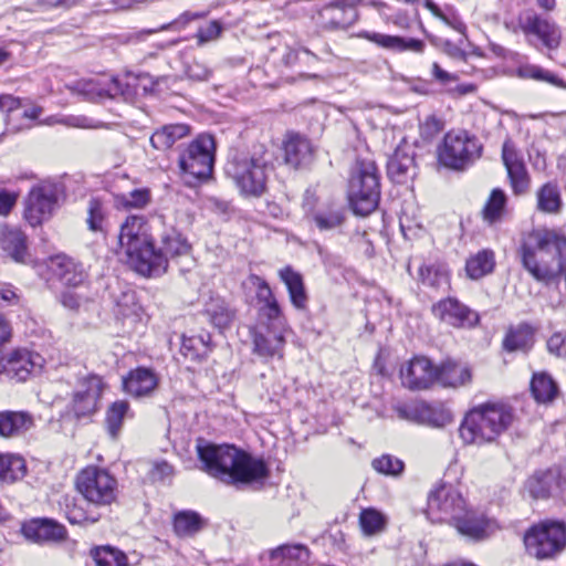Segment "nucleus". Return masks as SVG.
Wrapping results in <instances>:
<instances>
[{
  "instance_id": "nucleus-1",
  "label": "nucleus",
  "mask_w": 566,
  "mask_h": 566,
  "mask_svg": "<svg viewBox=\"0 0 566 566\" xmlns=\"http://www.w3.org/2000/svg\"><path fill=\"white\" fill-rule=\"evenodd\" d=\"M196 449L200 469L227 485H247L268 476L262 459L253 458L233 444H214L199 439Z\"/></svg>"
},
{
  "instance_id": "nucleus-2",
  "label": "nucleus",
  "mask_w": 566,
  "mask_h": 566,
  "mask_svg": "<svg viewBox=\"0 0 566 566\" xmlns=\"http://www.w3.org/2000/svg\"><path fill=\"white\" fill-rule=\"evenodd\" d=\"M161 228H164V220L160 217L147 222L144 217L130 216L122 224L118 241L127 255L128 263L137 273L164 269V258H156L153 254L156 233Z\"/></svg>"
},
{
  "instance_id": "nucleus-3",
  "label": "nucleus",
  "mask_w": 566,
  "mask_h": 566,
  "mask_svg": "<svg viewBox=\"0 0 566 566\" xmlns=\"http://www.w3.org/2000/svg\"><path fill=\"white\" fill-rule=\"evenodd\" d=\"M275 154L264 145H255L247 154L232 157L226 166V174L245 196L260 197L274 170Z\"/></svg>"
},
{
  "instance_id": "nucleus-4",
  "label": "nucleus",
  "mask_w": 566,
  "mask_h": 566,
  "mask_svg": "<svg viewBox=\"0 0 566 566\" xmlns=\"http://www.w3.org/2000/svg\"><path fill=\"white\" fill-rule=\"evenodd\" d=\"M513 421L511 407L503 403H482L467 412L459 432L465 443L484 444L494 441Z\"/></svg>"
},
{
  "instance_id": "nucleus-5",
  "label": "nucleus",
  "mask_w": 566,
  "mask_h": 566,
  "mask_svg": "<svg viewBox=\"0 0 566 566\" xmlns=\"http://www.w3.org/2000/svg\"><path fill=\"white\" fill-rule=\"evenodd\" d=\"M379 198V178L375 164L358 163L348 184V200L354 213L368 216L377 208Z\"/></svg>"
},
{
  "instance_id": "nucleus-6",
  "label": "nucleus",
  "mask_w": 566,
  "mask_h": 566,
  "mask_svg": "<svg viewBox=\"0 0 566 566\" xmlns=\"http://www.w3.org/2000/svg\"><path fill=\"white\" fill-rule=\"evenodd\" d=\"M216 144L211 135H199L179 157L185 182L191 187L208 179L213 170Z\"/></svg>"
},
{
  "instance_id": "nucleus-7",
  "label": "nucleus",
  "mask_w": 566,
  "mask_h": 566,
  "mask_svg": "<svg viewBox=\"0 0 566 566\" xmlns=\"http://www.w3.org/2000/svg\"><path fill=\"white\" fill-rule=\"evenodd\" d=\"M482 153L479 139L464 130H452L446 134L438 147L439 161L450 169L463 170L472 165Z\"/></svg>"
},
{
  "instance_id": "nucleus-8",
  "label": "nucleus",
  "mask_w": 566,
  "mask_h": 566,
  "mask_svg": "<svg viewBox=\"0 0 566 566\" xmlns=\"http://www.w3.org/2000/svg\"><path fill=\"white\" fill-rule=\"evenodd\" d=\"M524 544L530 555L551 558L566 547V525L553 521L534 525L525 533Z\"/></svg>"
},
{
  "instance_id": "nucleus-9",
  "label": "nucleus",
  "mask_w": 566,
  "mask_h": 566,
  "mask_svg": "<svg viewBox=\"0 0 566 566\" xmlns=\"http://www.w3.org/2000/svg\"><path fill=\"white\" fill-rule=\"evenodd\" d=\"M76 488L84 499L97 506L111 505L117 497V480L105 469L87 467L76 478Z\"/></svg>"
},
{
  "instance_id": "nucleus-10",
  "label": "nucleus",
  "mask_w": 566,
  "mask_h": 566,
  "mask_svg": "<svg viewBox=\"0 0 566 566\" xmlns=\"http://www.w3.org/2000/svg\"><path fill=\"white\" fill-rule=\"evenodd\" d=\"M467 502L461 492L451 484H439L428 494L424 514L432 523L454 524L464 512Z\"/></svg>"
},
{
  "instance_id": "nucleus-11",
  "label": "nucleus",
  "mask_w": 566,
  "mask_h": 566,
  "mask_svg": "<svg viewBox=\"0 0 566 566\" xmlns=\"http://www.w3.org/2000/svg\"><path fill=\"white\" fill-rule=\"evenodd\" d=\"M69 88L84 99L94 103L115 98L132 102L136 95L135 87L118 77L83 78L74 82Z\"/></svg>"
},
{
  "instance_id": "nucleus-12",
  "label": "nucleus",
  "mask_w": 566,
  "mask_h": 566,
  "mask_svg": "<svg viewBox=\"0 0 566 566\" xmlns=\"http://www.w3.org/2000/svg\"><path fill=\"white\" fill-rule=\"evenodd\" d=\"M57 185L43 181L33 187L28 196L25 219L32 227H36L53 214L59 198Z\"/></svg>"
},
{
  "instance_id": "nucleus-13",
  "label": "nucleus",
  "mask_w": 566,
  "mask_h": 566,
  "mask_svg": "<svg viewBox=\"0 0 566 566\" xmlns=\"http://www.w3.org/2000/svg\"><path fill=\"white\" fill-rule=\"evenodd\" d=\"M520 27L527 42L538 49L537 42L549 51L560 45L562 32L556 23L541 18L535 12H525L520 18Z\"/></svg>"
},
{
  "instance_id": "nucleus-14",
  "label": "nucleus",
  "mask_w": 566,
  "mask_h": 566,
  "mask_svg": "<svg viewBox=\"0 0 566 566\" xmlns=\"http://www.w3.org/2000/svg\"><path fill=\"white\" fill-rule=\"evenodd\" d=\"M190 253V244L187 240L172 227L167 228L164 223L156 233L154 241V256H163L165 260L161 271H153L149 273H140L144 276H158L167 271L169 260L179 256H187Z\"/></svg>"
},
{
  "instance_id": "nucleus-15",
  "label": "nucleus",
  "mask_w": 566,
  "mask_h": 566,
  "mask_svg": "<svg viewBox=\"0 0 566 566\" xmlns=\"http://www.w3.org/2000/svg\"><path fill=\"white\" fill-rule=\"evenodd\" d=\"M106 388L102 377L91 374L81 378L73 394L72 410L77 418L95 413Z\"/></svg>"
},
{
  "instance_id": "nucleus-16",
  "label": "nucleus",
  "mask_w": 566,
  "mask_h": 566,
  "mask_svg": "<svg viewBox=\"0 0 566 566\" xmlns=\"http://www.w3.org/2000/svg\"><path fill=\"white\" fill-rule=\"evenodd\" d=\"M249 280L256 289L258 312L261 325H274L275 328L285 329L286 319L268 282L255 274L250 275Z\"/></svg>"
},
{
  "instance_id": "nucleus-17",
  "label": "nucleus",
  "mask_w": 566,
  "mask_h": 566,
  "mask_svg": "<svg viewBox=\"0 0 566 566\" xmlns=\"http://www.w3.org/2000/svg\"><path fill=\"white\" fill-rule=\"evenodd\" d=\"M437 318L457 328H472L478 325L480 316L454 297L441 300L432 306Z\"/></svg>"
},
{
  "instance_id": "nucleus-18",
  "label": "nucleus",
  "mask_w": 566,
  "mask_h": 566,
  "mask_svg": "<svg viewBox=\"0 0 566 566\" xmlns=\"http://www.w3.org/2000/svg\"><path fill=\"white\" fill-rule=\"evenodd\" d=\"M438 366L422 356L415 357L400 369L402 385L411 390H423L438 382Z\"/></svg>"
},
{
  "instance_id": "nucleus-19",
  "label": "nucleus",
  "mask_w": 566,
  "mask_h": 566,
  "mask_svg": "<svg viewBox=\"0 0 566 566\" xmlns=\"http://www.w3.org/2000/svg\"><path fill=\"white\" fill-rule=\"evenodd\" d=\"M42 358L27 349H15L0 359V375L17 381H25L36 367H41Z\"/></svg>"
},
{
  "instance_id": "nucleus-20",
  "label": "nucleus",
  "mask_w": 566,
  "mask_h": 566,
  "mask_svg": "<svg viewBox=\"0 0 566 566\" xmlns=\"http://www.w3.org/2000/svg\"><path fill=\"white\" fill-rule=\"evenodd\" d=\"M48 268L66 286L77 287L83 285L88 279V273L84 265L63 253L50 256Z\"/></svg>"
},
{
  "instance_id": "nucleus-21",
  "label": "nucleus",
  "mask_w": 566,
  "mask_h": 566,
  "mask_svg": "<svg viewBox=\"0 0 566 566\" xmlns=\"http://www.w3.org/2000/svg\"><path fill=\"white\" fill-rule=\"evenodd\" d=\"M453 526L461 535L472 541H483L497 530L495 521L481 512L468 510L467 506Z\"/></svg>"
},
{
  "instance_id": "nucleus-22",
  "label": "nucleus",
  "mask_w": 566,
  "mask_h": 566,
  "mask_svg": "<svg viewBox=\"0 0 566 566\" xmlns=\"http://www.w3.org/2000/svg\"><path fill=\"white\" fill-rule=\"evenodd\" d=\"M284 331L274 325L263 324L253 332V352L263 358L283 357Z\"/></svg>"
},
{
  "instance_id": "nucleus-23",
  "label": "nucleus",
  "mask_w": 566,
  "mask_h": 566,
  "mask_svg": "<svg viewBox=\"0 0 566 566\" xmlns=\"http://www.w3.org/2000/svg\"><path fill=\"white\" fill-rule=\"evenodd\" d=\"M319 15L323 27L327 30H345L353 25L358 18L357 10L345 1L326 4Z\"/></svg>"
},
{
  "instance_id": "nucleus-24",
  "label": "nucleus",
  "mask_w": 566,
  "mask_h": 566,
  "mask_svg": "<svg viewBox=\"0 0 566 566\" xmlns=\"http://www.w3.org/2000/svg\"><path fill=\"white\" fill-rule=\"evenodd\" d=\"M361 38L394 52H415L422 53L426 48V43L422 40L413 38H403L399 35H389L378 32L365 31L360 34Z\"/></svg>"
},
{
  "instance_id": "nucleus-25",
  "label": "nucleus",
  "mask_w": 566,
  "mask_h": 566,
  "mask_svg": "<svg viewBox=\"0 0 566 566\" xmlns=\"http://www.w3.org/2000/svg\"><path fill=\"white\" fill-rule=\"evenodd\" d=\"M314 157V148L311 142L300 135L290 134L284 142V160L287 165L298 168L307 166Z\"/></svg>"
},
{
  "instance_id": "nucleus-26",
  "label": "nucleus",
  "mask_w": 566,
  "mask_h": 566,
  "mask_svg": "<svg viewBox=\"0 0 566 566\" xmlns=\"http://www.w3.org/2000/svg\"><path fill=\"white\" fill-rule=\"evenodd\" d=\"M388 177L396 184H405L416 175L413 154L398 146L387 163Z\"/></svg>"
},
{
  "instance_id": "nucleus-27",
  "label": "nucleus",
  "mask_w": 566,
  "mask_h": 566,
  "mask_svg": "<svg viewBox=\"0 0 566 566\" xmlns=\"http://www.w3.org/2000/svg\"><path fill=\"white\" fill-rule=\"evenodd\" d=\"M158 385L157 375L148 368L138 367L130 370L123 379L124 390L134 397L150 395Z\"/></svg>"
},
{
  "instance_id": "nucleus-28",
  "label": "nucleus",
  "mask_w": 566,
  "mask_h": 566,
  "mask_svg": "<svg viewBox=\"0 0 566 566\" xmlns=\"http://www.w3.org/2000/svg\"><path fill=\"white\" fill-rule=\"evenodd\" d=\"M22 533L35 543L60 541L65 537V527L52 520H33L22 526Z\"/></svg>"
},
{
  "instance_id": "nucleus-29",
  "label": "nucleus",
  "mask_w": 566,
  "mask_h": 566,
  "mask_svg": "<svg viewBox=\"0 0 566 566\" xmlns=\"http://www.w3.org/2000/svg\"><path fill=\"white\" fill-rule=\"evenodd\" d=\"M0 248L15 262L28 261L27 235L18 228L3 227L0 230Z\"/></svg>"
},
{
  "instance_id": "nucleus-30",
  "label": "nucleus",
  "mask_w": 566,
  "mask_h": 566,
  "mask_svg": "<svg viewBox=\"0 0 566 566\" xmlns=\"http://www.w3.org/2000/svg\"><path fill=\"white\" fill-rule=\"evenodd\" d=\"M438 382L443 387L457 388L471 381L472 374L469 366L448 359L438 366Z\"/></svg>"
},
{
  "instance_id": "nucleus-31",
  "label": "nucleus",
  "mask_w": 566,
  "mask_h": 566,
  "mask_svg": "<svg viewBox=\"0 0 566 566\" xmlns=\"http://www.w3.org/2000/svg\"><path fill=\"white\" fill-rule=\"evenodd\" d=\"M33 417L25 411H0V437L12 438L31 429Z\"/></svg>"
},
{
  "instance_id": "nucleus-32",
  "label": "nucleus",
  "mask_w": 566,
  "mask_h": 566,
  "mask_svg": "<svg viewBox=\"0 0 566 566\" xmlns=\"http://www.w3.org/2000/svg\"><path fill=\"white\" fill-rule=\"evenodd\" d=\"M279 276L286 285L292 305L297 310H305L308 296L302 275L291 266H285L279 271Z\"/></svg>"
},
{
  "instance_id": "nucleus-33",
  "label": "nucleus",
  "mask_w": 566,
  "mask_h": 566,
  "mask_svg": "<svg viewBox=\"0 0 566 566\" xmlns=\"http://www.w3.org/2000/svg\"><path fill=\"white\" fill-rule=\"evenodd\" d=\"M558 489V476L552 470L534 473L525 482V490L533 499L549 497Z\"/></svg>"
},
{
  "instance_id": "nucleus-34",
  "label": "nucleus",
  "mask_w": 566,
  "mask_h": 566,
  "mask_svg": "<svg viewBox=\"0 0 566 566\" xmlns=\"http://www.w3.org/2000/svg\"><path fill=\"white\" fill-rule=\"evenodd\" d=\"M210 323L219 328H228L235 317V311L223 298H211L205 308Z\"/></svg>"
},
{
  "instance_id": "nucleus-35",
  "label": "nucleus",
  "mask_w": 566,
  "mask_h": 566,
  "mask_svg": "<svg viewBox=\"0 0 566 566\" xmlns=\"http://www.w3.org/2000/svg\"><path fill=\"white\" fill-rule=\"evenodd\" d=\"M312 219L319 230H332L342 226L344 222V209L340 205L329 202L317 211H314Z\"/></svg>"
},
{
  "instance_id": "nucleus-36",
  "label": "nucleus",
  "mask_w": 566,
  "mask_h": 566,
  "mask_svg": "<svg viewBox=\"0 0 566 566\" xmlns=\"http://www.w3.org/2000/svg\"><path fill=\"white\" fill-rule=\"evenodd\" d=\"M189 133V126L185 124L166 125L151 135L150 143L156 149H168Z\"/></svg>"
},
{
  "instance_id": "nucleus-37",
  "label": "nucleus",
  "mask_w": 566,
  "mask_h": 566,
  "mask_svg": "<svg viewBox=\"0 0 566 566\" xmlns=\"http://www.w3.org/2000/svg\"><path fill=\"white\" fill-rule=\"evenodd\" d=\"M531 391L537 402L547 403L556 398L558 387L548 374L537 373L532 378Z\"/></svg>"
},
{
  "instance_id": "nucleus-38",
  "label": "nucleus",
  "mask_w": 566,
  "mask_h": 566,
  "mask_svg": "<svg viewBox=\"0 0 566 566\" xmlns=\"http://www.w3.org/2000/svg\"><path fill=\"white\" fill-rule=\"evenodd\" d=\"M418 274L424 285L437 290H444L449 286V270L442 263L422 265L419 268Z\"/></svg>"
},
{
  "instance_id": "nucleus-39",
  "label": "nucleus",
  "mask_w": 566,
  "mask_h": 566,
  "mask_svg": "<svg viewBox=\"0 0 566 566\" xmlns=\"http://www.w3.org/2000/svg\"><path fill=\"white\" fill-rule=\"evenodd\" d=\"M516 75L523 80H534L549 83L554 86L566 88V82L555 73L535 64H522L516 70Z\"/></svg>"
},
{
  "instance_id": "nucleus-40",
  "label": "nucleus",
  "mask_w": 566,
  "mask_h": 566,
  "mask_svg": "<svg viewBox=\"0 0 566 566\" xmlns=\"http://www.w3.org/2000/svg\"><path fill=\"white\" fill-rule=\"evenodd\" d=\"M25 461L18 455L0 454V481L12 483L25 476Z\"/></svg>"
},
{
  "instance_id": "nucleus-41",
  "label": "nucleus",
  "mask_w": 566,
  "mask_h": 566,
  "mask_svg": "<svg viewBox=\"0 0 566 566\" xmlns=\"http://www.w3.org/2000/svg\"><path fill=\"white\" fill-rule=\"evenodd\" d=\"M494 265V253L491 250H482L467 261L465 270L471 279L476 280L491 273Z\"/></svg>"
},
{
  "instance_id": "nucleus-42",
  "label": "nucleus",
  "mask_w": 566,
  "mask_h": 566,
  "mask_svg": "<svg viewBox=\"0 0 566 566\" xmlns=\"http://www.w3.org/2000/svg\"><path fill=\"white\" fill-rule=\"evenodd\" d=\"M202 528L201 516L193 511L178 512L174 517V531L179 537H189Z\"/></svg>"
},
{
  "instance_id": "nucleus-43",
  "label": "nucleus",
  "mask_w": 566,
  "mask_h": 566,
  "mask_svg": "<svg viewBox=\"0 0 566 566\" xmlns=\"http://www.w3.org/2000/svg\"><path fill=\"white\" fill-rule=\"evenodd\" d=\"M128 411L129 403L126 400H116L108 406L106 410L105 424L107 432L113 439L118 437Z\"/></svg>"
},
{
  "instance_id": "nucleus-44",
  "label": "nucleus",
  "mask_w": 566,
  "mask_h": 566,
  "mask_svg": "<svg viewBox=\"0 0 566 566\" xmlns=\"http://www.w3.org/2000/svg\"><path fill=\"white\" fill-rule=\"evenodd\" d=\"M533 345V331L528 325H520L510 329L503 346L507 352L527 350Z\"/></svg>"
},
{
  "instance_id": "nucleus-45",
  "label": "nucleus",
  "mask_w": 566,
  "mask_h": 566,
  "mask_svg": "<svg viewBox=\"0 0 566 566\" xmlns=\"http://www.w3.org/2000/svg\"><path fill=\"white\" fill-rule=\"evenodd\" d=\"M116 315L123 319L136 322L140 317L142 306L138 304L134 291L127 290L115 298Z\"/></svg>"
},
{
  "instance_id": "nucleus-46",
  "label": "nucleus",
  "mask_w": 566,
  "mask_h": 566,
  "mask_svg": "<svg viewBox=\"0 0 566 566\" xmlns=\"http://www.w3.org/2000/svg\"><path fill=\"white\" fill-rule=\"evenodd\" d=\"M359 525L366 536H375L385 531L387 518L381 512L369 507L360 512Z\"/></svg>"
},
{
  "instance_id": "nucleus-47",
  "label": "nucleus",
  "mask_w": 566,
  "mask_h": 566,
  "mask_svg": "<svg viewBox=\"0 0 566 566\" xmlns=\"http://www.w3.org/2000/svg\"><path fill=\"white\" fill-rule=\"evenodd\" d=\"M537 208L545 213H557L562 208V198L557 186L548 182L537 191Z\"/></svg>"
},
{
  "instance_id": "nucleus-48",
  "label": "nucleus",
  "mask_w": 566,
  "mask_h": 566,
  "mask_svg": "<svg viewBox=\"0 0 566 566\" xmlns=\"http://www.w3.org/2000/svg\"><path fill=\"white\" fill-rule=\"evenodd\" d=\"M273 560H291L305 564L310 558V551L303 544H284L270 552Z\"/></svg>"
},
{
  "instance_id": "nucleus-49",
  "label": "nucleus",
  "mask_w": 566,
  "mask_h": 566,
  "mask_svg": "<svg viewBox=\"0 0 566 566\" xmlns=\"http://www.w3.org/2000/svg\"><path fill=\"white\" fill-rule=\"evenodd\" d=\"M97 566H127V556L112 546H101L91 551Z\"/></svg>"
},
{
  "instance_id": "nucleus-50",
  "label": "nucleus",
  "mask_w": 566,
  "mask_h": 566,
  "mask_svg": "<svg viewBox=\"0 0 566 566\" xmlns=\"http://www.w3.org/2000/svg\"><path fill=\"white\" fill-rule=\"evenodd\" d=\"M44 123L48 125L61 124L67 127L84 129H98L105 127L103 122L95 120L84 115L51 116L48 117Z\"/></svg>"
},
{
  "instance_id": "nucleus-51",
  "label": "nucleus",
  "mask_w": 566,
  "mask_h": 566,
  "mask_svg": "<svg viewBox=\"0 0 566 566\" xmlns=\"http://www.w3.org/2000/svg\"><path fill=\"white\" fill-rule=\"evenodd\" d=\"M424 7L438 19L444 22L447 25L451 27L453 30L461 34H465L467 27L455 12V10L451 7H447L444 10H441L433 1L427 0L424 2Z\"/></svg>"
},
{
  "instance_id": "nucleus-52",
  "label": "nucleus",
  "mask_w": 566,
  "mask_h": 566,
  "mask_svg": "<svg viewBox=\"0 0 566 566\" xmlns=\"http://www.w3.org/2000/svg\"><path fill=\"white\" fill-rule=\"evenodd\" d=\"M371 467L378 473L391 476L400 475L405 469L403 462L390 454H382L381 457L374 459Z\"/></svg>"
},
{
  "instance_id": "nucleus-53",
  "label": "nucleus",
  "mask_w": 566,
  "mask_h": 566,
  "mask_svg": "<svg viewBox=\"0 0 566 566\" xmlns=\"http://www.w3.org/2000/svg\"><path fill=\"white\" fill-rule=\"evenodd\" d=\"M506 202L505 193L500 189H494L484 208V219L489 222L497 221L503 213Z\"/></svg>"
},
{
  "instance_id": "nucleus-54",
  "label": "nucleus",
  "mask_w": 566,
  "mask_h": 566,
  "mask_svg": "<svg viewBox=\"0 0 566 566\" xmlns=\"http://www.w3.org/2000/svg\"><path fill=\"white\" fill-rule=\"evenodd\" d=\"M150 201L147 189H136L117 198V203L125 209H142Z\"/></svg>"
},
{
  "instance_id": "nucleus-55",
  "label": "nucleus",
  "mask_w": 566,
  "mask_h": 566,
  "mask_svg": "<svg viewBox=\"0 0 566 566\" xmlns=\"http://www.w3.org/2000/svg\"><path fill=\"white\" fill-rule=\"evenodd\" d=\"M420 413L428 424L437 428L444 427L452 421L451 413L442 408L422 406Z\"/></svg>"
},
{
  "instance_id": "nucleus-56",
  "label": "nucleus",
  "mask_w": 566,
  "mask_h": 566,
  "mask_svg": "<svg viewBox=\"0 0 566 566\" xmlns=\"http://www.w3.org/2000/svg\"><path fill=\"white\" fill-rule=\"evenodd\" d=\"M506 170L513 191L515 193L525 192L530 185V178L524 163L510 167Z\"/></svg>"
},
{
  "instance_id": "nucleus-57",
  "label": "nucleus",
  "mask_w": 566,
  "mask_h": 566,
  "mask_svg": "<svg viewBox=\"0 0 566 566\" xmlns=\"http://www.w3.org/2000/svg\"><path fill=\"white\" fill-rule=\"evenodd\" d=\"M104 208L101 200L92 198L88 202L87 224L92 231H103Z\"/></svg>"
},
{
  "instance_id": "nucleus-58",
  "label": "nucleus",
  "mask_w": 566,
  "mask_h": 566,
  "mask_svg": "<svg viewBox=\"0 0 566 566\" xmlns=\"http://www.w3.org/2000/svg\"><path fill=\"white\" fill-rule=\"evenodd\" d=\"M502 159L506 169L523 163L515 144L510 138L505 139L503 143Z\"/></svg>"
},
{
  "instance_id": "nucleus-59",
  "label": "nucleus",
  "mask_w": 566,
  "mask_h": 566,
  "mask_svg": "<svg viewBox=\"0 0 566 566\" xmlns=\"http://www.w3.org/2000/svg\"><path fill=\"white\" fill-rule=\"evenodd\" d=\"M207 347V343L201 336L182 337L181 350L184 355L191 357L198 356L201 349Z\"/></svg>"
},
{
  "instance_id": "nucleus-60",
  "label": "nucleus",
  "mask_w": 566,
  "mask_h": 566,
  "mask_svg": "<svg viewBox=\"0 0 566 566\" xmlns=\"http://www.w3.org/2000/svg\"><path fill=\"white\" fill-rule=\"evenodd\" d=\"M222 32V25L219 21L213 20L208 25L198 30L197 39L199 44H203L217 40Z\"/></svg>"
},
{
  "instance_id": "nucleus-61",
  "label": "nucleus",
  "mask_w": 566,
  "mask_h": 566,
  "mask_svg": "<svg viewBox=\"0 0 566 566\" xmlns=\"http://www.w3.org/2000/svg\"><path fill=\"white\" fill-rule=\"evenodd\" d=\"M548 350L560 358H566V336L556 333L547 340Z\"/></svg>"
},
{
  "instance_id": "nucleus-62",
  "label": "nucleus",
  "mask_w": 566,
  "mask_h": 566,
  "mask_svg": "<svg viewBox=\"0 0 566 566\" xmlns=\"http://www.w3.org/2000/svg\"><path fill=\"white\" fill-rule=\"evenodd\" d=\"M19 195L14 191L0 189V216H8L15 206Z\"/></svg>"
},
{
  "instance_id": "nucleus-63",
  "label": "nucleus",
  "mask_w": 566,
  "mask_h": 566,
  "mask_svg": "<svg viewBox=\"0 0 566 566\" xmlns=\"http://www.w3.org/2000/svg\"><path fill=\"white\" fill-rule=\"evenodd\" d=\"M60 301L64 307L76 311L80 308L83 298L75 292L65 291L61 294Z\"/></svg>"
},
{
  "instance_id": "nucleus-64",
  "label": "nucleus",
  "mask_w": 566,
  "mask_h": 566,
  "mask_svg": "<svg viewBox=\"0 0 566 566\" xmlns=\"http://www.w3.org/2000/svg\"><path fill=\"white\" fill-rule=\"evenodd\" d=\"M432 76L440 84H449L458 81V76L453 73L444 71L438 63L432 64Z\"/></svg>"
}]
</instances>
